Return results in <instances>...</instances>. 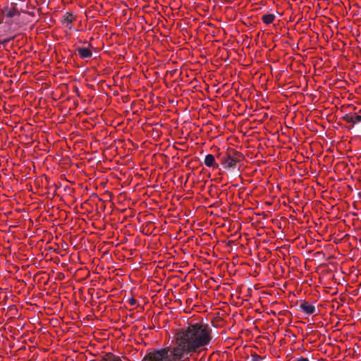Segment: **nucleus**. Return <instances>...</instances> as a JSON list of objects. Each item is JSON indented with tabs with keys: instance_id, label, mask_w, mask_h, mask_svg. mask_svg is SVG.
I'll return each instance as SVG.
<instances>
[{
	"instance_id": "nucleus-6",
	"label": "nucleus",
	"mask_w": 361,
	"mask_h": 361,
	"mask_svg": "<svg viewBox=\"0 0 361 361\" xmlns=\"http://www.w3.org/2000/svg\"><path fill=\"white\" fill-rule=\"evenodd\" d=\"M204 164L207 166H213L215 164L214 157L212 154H207L204 159Z\"/></svg>"
},
{
	"instance_id": "nucleus-9",
	"label": "nucleus",
	"mask_w": 361,
	"mask_h": 361,
	"mask_svg": "<svg viewBox=\"0 0 361 361\" xmlns=\"http://www.w3.org/2000/svg\"><path fill=\"white\" fill-rule=\"evenodd\" d=\"M104 361H121V360L118 357H111L104 360Z\"/></svg>"
},
{
	"instance_id": "nucleus-1",
	"label": "nucleus",
	"mask_w": 361,
	"mask_h": 361,
	"mask_svg": "<svg viewBox=\"0 0 361 361\" xmlns=\"http://www.w3.org/2000/svg\"><path fill=\"white\" fill-rule=\"evenodd\" d=\"M212 339V329L207 324H193L176 333L175 344L171 348L174 357L181 361L192 353L206 349Z\"/></svg>"
},
{
	"instance_id": "nucleus-10",
	"label": "nucleus",
	"mask_w": 361,
	"mask_h": 361,
	"mask_svg": "<svg viewBox=\"0 0 361 361\" xmlns=\"http://www.w3.org/2000/svg\"><path fill=\"white\" fill-rule=\"evenodd\" d=\"M252 361H261V357L257 355H252Z\"/></svg>"
},
{
	"instance_id": "nucleus-5",
	"label": "nucleus",
	"mask_w": 361,
	"mask_h": 361,
	"mask_svg": "<svg viewBox=\"0 0 361 361\" xmlns=\"http://www.w3.org/2000/svg\"><path fill=\"white\" fill-rule=\"evenodd\" d=\"M236 163L235 159L228 156L224 159L223 164L225 168H233Z\"/></svg>"
},
{
	"instance_id": "nucleus-2",
	"label": "nucleus",
	"mask_w": 361,
	"mask_h": 361,
	"mask_svg": "<svg viewBox=\"0 0 361 361\" xmlns=\"http://www.w3.org/2000/svg\"><path fill=\"white\" fill-rule=\"evenodd\" d=\"M142 361H179L174 357L171 348L154 350L149 353Z\"/></svg>"
},
{
	"instance_id": "nucleus-4",
	"label": "nucleus",
	"mask_w": 361,
	"mask_h": 361,
	"mask_svg": "<svg viewBox=\"0 0 361 361\" xmlns=\"http://www.w3.org/2000/svg\"><path fill=\"white\" fill-rule=\"evenodd\" d=\"M78 55L82 59H89L92 56V52L91 51L86 47H80L78 49Z\"/></svg>"
},
{
	"instance_id": "nucleus-7",
	"label": "nucleus",
	"mask_w": 361,
	"mask_h": 361,
	"mask_svg": "<svg viewBox=\"0 0 361 361\" xmlns=\"http://www.w3.org/2000/svg\"><path fill=\"white\" fill-rule=\"evenodd\" d=\"M274 16L273 15H265L263 16V20L266 24H270L273 22Z\"/></svg>"
},
{
	"instance_id": "nucleus-8",
	"label": "nucleus",
	"mask_w": 361,
	"mask_h": 361,
	"mask_svg": "<svg viewBox=\"0 0 361 361\" xmlns=\"http://www.w3.org/2000/svg\"><path fill=\"white\" fill-rule=\"evenodd\" d=\"M353 121L354 123H359L361 121V116H359V115H355L353 118Z\"/></svg>"
},
{
	"instance_id": "nucleus-3",
	"label": "nucleus",
	"mask_w": 361,
	"mask_h": 361,
	"mask_svg": "<svg viewBox=\"0 0 361 361\" xmlns=\"http://www.w3.org/2000/svg\"><path fill=\"white\" fill-rule=\"evenodd\" d=\"M301 310L307 314H312L315 312L314 305L308 302H303L300 306Z\"/></svg>"
}]
</instances>
